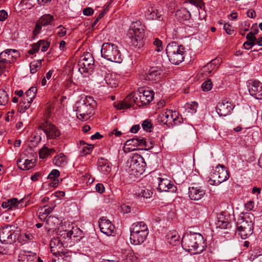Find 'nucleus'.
Segmentation results:
<instances>
[{"label":"nucleus","mask_w":262,"mask_h":262,"mask_svg":"<svg viewBox=\"0 0 262 262\" xmlns=\"http://www.w3.org/2000/svg\"><path fill=\"white\" fill-rule=\"evenodd\" d=\"M181 244L186 251L193 254L200 253L204 249V238L199 233H185L182 237Z\"/></svg>","instance_id":"nucleus-1"},{"label":"nucleus","mask_w":262,"mask_h":262,"mask_svg":"<svg viewBox=\"0 0 262 262\" xmlns=\"http://www.w3.org/2000/svg\"><path fill=\"white\" fill-rule=\"evenodd\" d=\"M96 105V102L92 97L86 96L82 101L76 103L74 110L76 112L77 118L85 121L94 115Z\"/></svg>","instance_id":"nucleus-2"},{"label":"nucleus","mask_w":262,"mask_h":262,"mask_svg":"<svg viewBox=\"0 0 262 262\" xmlns=\"http://www.w3.org/2000/svg\"><path fill=\"white\" fill-rule=\"evenodd\" d=\"M254 216L251 213H246L239 216L236 222L237 231L242 238L246 239L253 232Z\"/></svg>","instance_id":"nucleus-3"},{"label":"nucleus","mask_w":262,"mask_h":262,"mask_svg":"<svg viewBox=\"0 0 262 262\" xmlns=\"http://www.w3.org/2000/svg\"><path fill=\"white\" fill-rule=\"evenodd\" d=\"M148 234V229L143 222L134 223L130 228V243L135 245L142 244Z\"/></svg>","instance_id":"nucleus-4"},{"label":"nucleus","mask_w":262,"mask_h":262,"mask_svg":"<svg viewBox=\"0 0 262 262\" xmlns=\"http://www.w3.org/2000/svg\"><path fill=\"white\" fill-rule=\"evenodd\" d=\"M166 51L169 61L172 64H179L184 60L186 51L183 46L172 42L167 46Z\"/></svg>","instance_id":"nucleus-5"},{"label":"nucleus","mask_w":262,"mask_h":262,"mask_svg":"<svg viewBox=\"0 0 262 262\" xmlns=\"http://www.w3.org/2000/svg\"><path fill=\"white\" fill-rule=\"evenodd\" d=\"M128 174L133 177L138 178L143 174L145 170L146 163L142 156L138 154L133 156L128 161Z\"/></svg>","instance_id":"nucleus-6"},{"label":"nucleus","mask_w":262,"mask_h":262,"mask_svg":"<svg viewBox=\"0 0 262 262\" xmlns=\"http://www.w3.org/2000/svg\"><path fill=\"white\" fill-rule=\"evenodd\" d=\"M101 54L102 57L112 62L121 63L122 55L118 47L110 42L104 43L101 48Z\"/></svg>","instance_id":"nucleus-7"},{"label":"nucleus","mask_w":262,"mask_h":262,"mask_svg":"<svg viewBox=\"0 0 262 262\" xmlns=\"http://www.w3.org/2000/svg\"><path fill=\"white\" fill-rule=\"evenodd\" d=\"M154 92L152 90H149L146 88H140L136 92L133 96H127L125 98L126 101L133 98L135 104L140 107L149 104L153 99Z\"/></svg>","instance_id":"nucleus-8"},{"label":"nucleus","mask_w":262,"mask_h":262,"mask_svg":"<svg viewBox=\"0 0 262 262\" xmlns=\"http://www.w3.org/2000/svg\"><path fill=\"white\" fill-rule=\"evenodd\" d=\"M144 27L140 20L133 21L128 29L127 35L132 39V41L138 42L143 39L144 37ZM134 44L135 43L133 42Z\"/></svg>","instance_id":"nucleus-9"},{"label":"nucleus","mask_w":262,"mask_h":262,"mask_svg":"<svg viewBox=\"0 0 262 262\" xmlns=\"http://www.w3.org/2000/svg\"><path fill=\"white\" fill-rule=\"evenodd\" d=\"M229 177V173L226 168L223 165H219L215 171L211 174V178L209 180L212 185H218L226 181Z\"/></svg>","instance_id":"nucleus-10"},{"label":"nucleus","mask_w":262,"mask_h":262,"mask_svg":"<svg viewBox=\"0 0 262 262\" xmlns=\"http://www.w3.org/2000/svg\"><path fill=\"white\" fill-rule=\"evenodd\" d=\"M94 59L92 54L85 53L78 62L79 71L81 74L91 72L94 68Z\"/></svg>","instance_id":"nucleus-11"},{"label":"nucleus","mask_w":262,"mask_h":262,"mask_svg":"<svg viewBox=\"0 0 262 262\" xmlns=\"http://www.w3.org/2000/svg\"><path fill=\"white\" fill-rule=\"evenodd\" d=\"M14 230L12 226L7 225L0 229V241L5 244H11L15 242Z\"/></svg>","instance_id":"nucleus-12"},{"label":"nucleus","mask_w":262,"mask_h":262,"mask_svg":"<svg viewBox=\"0 0 262 262\" xmlns=\"http://www.w3.org/2000/svg\"><path fill=\"white\" fill-rule=\"evenodd\" d=\"M39 128L44 132L48 139H55L60 135V132L57 127L47 122L41 124Z\"/></svg>","instance_id":"nucleus-13"},{"label":"nucleus","mask_w":262,"mask_h":262,"mask_svg":"<svg viewBox=\"0 0 262 262\" xmlns=\"http://www.w3.org/2000/svg\"><path fill=\"white\" fill-rule=\"evenodd\" d=\"M29 153L31 155L30 159L23 157L17 160L18 167L24 170L30 169L35 166L36 154L32 150H31V152Z\"/></svg>","instance_id":"nucleus-14"},{"label":"nucleus","mask_w":262,"mask_h":262,"mask_svg":"<svg viewBox=\"0 0 262 262\" xmlns=\"http://www.w3.org/2000/svg\"><path fill=\"white\" fill-rule=\"evenodd\" d=\"M99 226L101 232L107 236H113L116 233L115 226L105 217L100 219Z\"/></svg>","instance_id":"nucleus-15"},{"label":"nucleus","mask_w":262,"mask_h":262,"mask_svg":"<svg viewBox=\"0 0 262 262\" xmlns=\"http://www.w3.org/2000/svg\"><path fill=\"white\" fill-rule=\"evenodd\" d=\"M234 107V105L228 100H224L219 102L216 106V111L220 116L229 115Z\"/></svg>","instance_id":"nucleus-16"},{"label":"nucleus","mask_w":262,"mask_h":262,"mask_svg":"<svg viewBox=\"0 0 262 262\" xmlns=\"http://www.w3.org/2000/svg\"><path fill=\"white\" fill-rule=\"evenodd\" d=\"M249 91L250 95L256 99H262V83L257 80L249 82Z\"/></svg>","instance_id":"nucleus-17"},{"label":"nucleus","mask_w":262,"mask_h":262,"mask_svg":"<svg viewBox=\"0 0 262 262\" xmlns=\"http://www.w3.org/2000/svg\"><path fill=\"white\" fill-rule=\"evenodd\" d=\"M17 52L14 49H7L0 54V61L7 66L13 62L17 58Z\"/></svg>","instance_id":"nucleus-18"},{"label":"nucleus","mask_w":262,"mask_h":262,"mask_svg":"<svg viewBox=\"0 0 262 262\" xmlns=\"http://www.w3.org/2000/svg\"><path fill=\"white\" fill-rule=\"evenodd\" d=\"M157 190L160 192H174L177 188L173 183L167 178H159Z\"/></svg>","instance_id":"nucleus-19"},{"label":"nucleus","mask_w":262,"mask_h":262,"mask_svg":"<svg viewBox=\"0 0 262 262\" xmlns=\"http://www.w3.org/2000/svg\"><path fill=\"white\" fill-rule=\"evenodd\" d=\"M216 228L227 229L230 227V215L226 212H222L217 215L215 223Z\"/></svg>","instance_id":"nucleus-20"},{"label":"nucleus","mask_w":262,"mask_h":262,"mask_svg":"<svg viewBox=\"0 0 262 262\" xmlns=\"http://www.w3.org/2000/svg\"><path fill=\"white\" fill-rule=\"evenodd\" d=\"M188 189L189 197L192 200L199 201L205 194V191L200 186H192Z\"/></svg>","instance_id":"nucleus-21"},{"label":"nucleus","mask_w":262,"mask_h":262,"mask_svg":"<svg viewBox=\"0 0 262 262\" xmlns=\"http://www.w3.org/2000/svg\"><path fill=\"white\" fill-rule=\"evenodd\" d=\"M49 46L50 43L49 42L44 40H40L32 46V48L28 51V53L32 55L38 51L40 48L42 52H46Z\"/></svg>","instance_id":"nucleus-22"},{"label":"nucleus","mask_w":262,"mask_h":262,"mask_svg":"<svg viewBox=\"0 0 262 262\" xmlns=\"http://www.w3.org/2000/svg\"><path fill=\"white\" fill-rule=\"evenodd\" d=\"M23 201V199L18 201L16 198H13L4 202L2 204V207L8 210L18 209L23 206L21 204Z\"/></svg>","instance_id":"nucleus-23"},{"label":"nucleus","mask_w":262,"mask_h":262,"mask_svg":"<svg viewBox=\"0 0 262 262\" xmlns=\"http://www.w3.org/2000/svg\"><path fill=\"white\" fill-rule=\"evenodd\" d=\"M98 169L104 174H107L111 172L112 164L107 160L104 158H99L97 162Z\"/></svg>","instance_id":"nucleus-24"},{"label":"nucleus","mask_w":262,"mask_h":262,"mask_svg":"<svg viewBox=\"0 0 262 262\" xmlns=\"http://www.w3.org/2000/svg\"><path fill=\"white\" fill-rule=\"evenodd\" d=\"M147 18L149 20L161 21L163 20V16L161 12L158 10L150 8L146 12Z\"/></svg>","instance_id":"nucleus-25"},{"label":"nucleus","mask_w":262,"mask_h":262,"mask_svg":"<svg viewBox=\"0 0 262 262\" xmlns=\"http://www.w3.org/2000/svg\"><path fill=\"white\" fill-rule=\"evenodd\" d=\"M152 194L153 191L150 186L139 189L135 193V195L139 198H143L144 199L150 198Z\"/></svg>","instance_id":"nucleus-26"},{"label":"nucleus","mask_w":262,"mask_h":262,"mask_svg":"<svg viewBox=\"0 0 262 262\" xmlns=\"http://www.w3.org/2000/svg\"><path fill=\"white\" fill-rule=\"evenodd\" d=\"M160 79V71L155 68H151L149 69L147 73L146 74L145 79L149 81H158Z\"/></svg>","instance_id":"nucleus-27"},{"label":"nucleus","mask_w":262,"mask_h":262,"mask_svg":"<svg viewBox=\"0 0 262 262\" xmlns=\"http://www.w3.org/2000/svg\"><path fill=\"white\" fill-rule=\"evenodd\" d=\"M175 15L176 18L180 21L188 20L191 17L190 12L185 8H181L177 10Z\"/></svg>","instance_id":"nucleus-28"},{"label":"nucleus","mask_w":262,"mask_h":262,"mask_svg":"<svg viewBox=\"0 0 262 262\" xmlns=\"http://www.w3.org/2000/svg\"><path fill=\"white\" fill-rule=\"evenodd\" d=\"M37 92V89L36 86H32L26 91L25 95L27 97V100H28V105L26 106V107H30L31 104L36 97Z\"/></svg>","instance_id":"nucleus-29"},{"label":"nucleus","mask_w":262,"mask_h":262,"mask_svg":"<svg viewBox=\"0 0 262 262\" xmlns=\"http://www.w3.org/2000/svg\"><path fill=\"white\" fill-rule=\"evenodd\" d=\"M166 238L168 243L171 245L176 246L178 243L180 236L176 231H172L167 234Z\"/></svg>","instance_id":"nucleus-30"},{"label":"nucleus","mask_w":262,"mask_h":262,"mask_svg":"<svg viewBox=\"0 0 262 262\" xmlns=\"http://www.w3.org/2000/svg\"><path fill=\"white\" fill-rule=\"evenodd\" d=\"M53 162L57 166L63 167L67 163V159L63 154L60 153L54 158Z\"/></svg>","instance_id":"nucleus-31"},{"label":"nucleus","mask_w":262,"mask_h":262,"mask_svg":"<svg viewBox=\"0 0 262 262\" xmlns=\"http://www.w3.org/2000/svg\"><path fill=\"white\" fill-rule=\"evenodd\" d=\"M56 152L54 148H49L44 145L39 151V157L41 159L47 158L52 156Z\"/></svg>","instance_id":"nucleus-32"},{"label":"nucleus","mask_w":262,"mask_h":262,"mask_svg":"<svg viewBox=\"0 0 262 262\" xmlns=\"http://www.w3.org/2000/svg\"><path fill=\"white\" fill-rule=\"evenodd\" d=\"M173 112L171 110H167L165 112L161 113L159 116V121L164 123H167L172 119Z\"/></svg>","instance_id":"nucleus-33"},{"label":"nucleus","mask_w":262,"mask_h":262,"mask_svg":"<svg viewBox=\"0 0 262 262\" xmlns=\"http://www.w3.org/2000/svg\"><path fill=\"white\" fill-rule=\"evenodd\" d=\"M106 72L105 71H99L97 73V76L95 78V80L98 84H99L101 86H104L105 85L106 77L107 76Z\"/></svg>","instance_id":"nucleus-34"},{"label":"nucleus","mask_w":262,"mask_h":262,"mask_svg":"<svg viewBox=\"0 0 262 262\" xmlns=\"http://www.w3.org/2000/svg\"><path fill=\"white\" fill-rule=\"evenodd\" d=\"M54 19V16L50 14H46L41 16L38 20L42 26L49 25Z\"/></svg>","instance_id":"nucleus-35"},{"label":"nucleus","mask_w":262,"mask_h":262,"mask_svg":"<svg viewBox=\"0 0 262 262\" xmlns=\"http://www.w3.org/2000/svg\"><path fill=\"white\" fill-rule=\"evenodd\" d=\"M43 59H40L36 61L31 62L30 64V72L32 74L35 73L41 66V63Z\"/></svg>","instance_id":"nucleus-36"},{"label":"nucleus","mask_w":262,"mask_h":262,"mask_svg":"<svg viewBox=\"0 0 262 262\" xmlns=\"http://www.w3.org/2000/svg\"><path fill=\"white\" fill-rule=\"evenodd\" d=\"M124 255L125 262H137L138 258L133 251H126Z\"/></svg>","instance_id":"nucleus-37"},{"label":"nucleus","mask_w":262,"mask_h":262,"mask_svg":"<svg viewBox=\"0 0 262 262\" xmlns=\"http://www.w3.org/2000/svg\"><path fill=\"white\" fill-rule=\"evenodd\" d=\"M198 107V104L196 102H191L187 103L185 105V108L188 113L193 114L195 113Z\"/></svg>","instance_id":"nucleus-38"},{"label":"nucleus","mask_w":262,"mask_h":262,"mask_svg":"<svg viewBox=\"0 0 262 262\" xmlns=\"http://www.w3.org/2000/svg\"><path fill=\"white\" fill-rule=\"evenodd\" d=\"M214 71L215 70L210 62L204 66L201 69V71L206 76H210Z\"/></svg>","instance_id":"nucleus-39"},{"label":"nucleus","mask_w":262,"mask_h":262,"mask_svg":"<svg viewBox=\"0 0 262 262\" xmlns=\"http://www.w3.org/2000/svg\"><path fill=\"white\" fill-rule=\"evenodd\" d=\"M9 101V97L6 92L3 90H0V105H5Z\"/></svg>","instance_id":"nucleus-40"},{"label":"nucleus","mask_w":262,"mask_h":262,"mask_svg":"<svg viewBox=\"0 0 262 262\" xmlns=\"http://www.w3.org/2000/svg\"><path fill=\"white\" fill-rule=\"evenodd\" d=\"M78 232H81V231L77 228H74V227H72V229L70 230H65V233L62 234V235L66 234L68 237L71 238L72 235H73L74 237H76L77 236V234Z\"/></svg>","instance_id":"nucleus-41"},{"label":"nucleus","mask_w":262,"mask_h":262,"mask_svg":"<svg viewBox=\"0 0 262 262\" xmlns=\"http://www.w3.org/2000/svg\"><path fill=\"white\" fill-rule=\"evenodd\" d=\"M46 207V206H44L43 207H40L38 209V211L40 212V215H47L48 216L49 214H50L53 210V207H49L47 208Z\"/></svg>","instance_id":"nucleus-42"},{"label":"nucleus","mask_w":262,"mask_h":262,"mask_svg":"<svg viewBox=\"0 0 262 262\" xmlns=\"http://www.w3.org/2000/svg\"><path fill=\"white\" fill-rule=\"evenodd\" d=\"M171 120L174 124L178 125L183 122V119L181 116H179L177 112H173Z\"/></svg>","instance_id":"nucleus-43"},{"label":"nucleus","mask_w":262,"mask_h":262,"mask_svg":"<svg viewBox=\"0 0 262 262\" xmlns=\"http://www.w3.org/2000/svg\"><path fill=\"white\" fill-rule=\"evenodd\" d=\"M105 84L110 85L111 87H116L117 85L116 80L113 78L112 75L107 74L106 77Z\"/></svg>","instance_id":"nucleus-44"},{"label":"nucleus","mask_w":262,"mask_h":262,"mask_svg":"<svg viewBox=\"0 0 262 262\" xmlns=\"http://www.w3.org/2000/svg\"><path fill=\"white\" fill-rule=\"evenodd\" d=\"M132 105L125 102H120L118 103H115L114 106L118 110H124L130 107Z\"/></svg>","instance_id":"nucleus-45"},{"label":"nucleus","mask_w":262,"mask_h":262,"mask_svg":"<svg viewBox=\"0 0 262 262\" xmlns=\"http://www.w3.org/2000/svg\"><path fill=\"white\" fill-rule=\"evenodd\" d=\"M202 89L203 91H209L212 88V83L210 79H208L202 84Z\"/></svg>","instance_id":"nucleus-46"},{"label":"nucleus","mask_w":262,"mask_h":262,"mask_svg":"<svg viewBox=\"0 0 262 262\" xmlns=\"http://www.w3.org/2000/svg\"><path fill=\"white\" fill-rule=\"evenodd\" d=\"M224 29L228 35H232L235 32L233 27L228 23L224 25Z\"/></svg>","instance_id":"nucleus-47"},{"label":"nucleus","mask_w":262,"mask_h":262,"mask_svg":"<svg viewBox=\"0 0 262 262\" xmlns=\"http://www.w3.org/2000/svg\"><path fill=\"white\" fill-rule=\"evenodd\" d=\"M142 127L144 130L150 132L151 128L152 127V125L150 122L148 120H145L142 123Z\"/></svg>","instance_id":"nucleus-48"},{"label":"nucleus","mask_w":262,"mask_h":262,"mask_svg":"<svg viewBox=\"0 0 262 262\" xmlns=\"http://www.w3.org/2000/svg\"><path fill=\"white\" fill-rule=\"evenodd\" d=\"M38 217L39 218V219L41 221L42 220H46V223L47 224H48L49 225H50V223L51 222H52V220H53L54 219H55V220H57L56 218H54L53 216H48L47 215L46 216H45V215H40V212L38 211Z\"/></svg>","instance_id":"nucleus-49"},{"label":"nucleus","mask_w":262,"mask_h":262,"mask_svg":"<svg viewBox=\"0 0 262 262\" xmlns=\"http://www.w3.org/2000/svg\"><path fill=\"white\" fill-rule=\"evenodd\" d=\"M60 175V172L58 170L53 169L49 174L48 178L49 179H54L55 181V178H58Z\"/></svg>","instance_id":"nucleus-50"},{"label":"nucleus","mask_w":262,"mask_h":262,"mask_svg":"<svg viewBox=\"0 0 262 262\" xmlns=\"http://www.w3.org/2000/svg\"><path fill=\"white\" fill-rule=\"evenodd\" d=\"M153 43L157 47V49H156L157 51L160 52L162 50V41L159 38H156Z\"/></svg>","instance_id":"nucleus-51"},{"label":"nucleus","mask_w":262,"mask_h":262,"mask_svg":"<svg viewBox=\"0 0 262 262\" xmlns=\"http://www.w3.org/2000/svg\"><path fill=\"white\" fill-rule=\"evenodd\" d=\"M137 138H132L128 140L126 142V145H133L134 146H139V143H138Z\"/></svg>","instance_id":"nucleus-52"},{"label":"nucleus","mask_w":262,"mask_h":262,"mask_svg":"<svg viewBox=\"0 0 262 262\" xmlns=\"http://www.w3.org/2000/svg\"><path fill=\"white\" fill-rule=\"evenodd\" d=\"M57 29L59 30L57 33L58 36L60 37H63L66 35L67 31L64 27H63L62 25H60L57 27Z\"/></svg>","instance_id":"nucleus-53"},{"label":"nucleus","mask_w":262,"mask_h":262,"mask_svg":"<svg viewBox=\"0 0 262 262\" xmlns=\"http://www.w3.org/2000/svg\"><path fill=\"white\" fill-rule=\"evenodd\" d=\"M190 4L202 8L204 4L203 0H189Z\"/></svg>","instance_id":"nucleus-54"},{"label":"nucleus","mask_w":262,"mask_h":262,"mask_svg":"<svg viewBox=\"0 0 262 262\" xmlns=\"http://www.w3.org/2000/svg\"><path fill=\"white\" fill-rule=\"evenodd\" d=\"M255 45V42H251L249 41H246L243 44V47L246 50H250Z\"/></svg>","instance_id":"nucleus-55"},{"label":"nucleus","mask_w":262,"mask_h":262,"mask_svg":"<svg viewBox=\"0 0 262 262\" xmlns=\"http://www.w3.org/2000/svg\"><path fill=\"white\" fill-rule=\"evenodd\" d=\"M42 26V25L40 24L38 21H37L36 23L35 27L33 31L34 35H36L40 32Z\"/></svg>","instance_id":"nucleus-56"},{"label":"nucleus","mask_w":262,"mask_h":262,"mask_svg":"<svg viewBox=\"0 0 262 262\" xmlns=\"http://www.w3.org/2000/svg\"><path fill=\"white\" fill-rule=\"evenodd\" d=\"M94 13L93 9L91 7L84 8L83 10V14L85 16H90Z\"/></svg>","instance_id":"nucleus-57"},{"label":"nucleus","mask_w":262,"mask_h":262,"mask_svg":"<svg viewBox=\"0 0 262 262\" xmlns=\"http://www.w3.org/2000/svg\"><path fill=\"white\" fill-rule=\"evenodd\" d=\"M8 17V13L7 11L4 10L0 11V21H3L6 19Z\"/></svg>","instance_id":"nucleus-58"},{"label":"nucleus","mask_w":262,"mask_h":262,"mask_svg":"<svg viewBox=\"0 0 262 262\" xmlns=\"http://www.w3.org/2000/svg\"><path fill=\"white\" fill-rule=\"evenodd\" d=\"M254 203L253 201H249L245 205V209L248 211H250L254 208Z\"/></svg>","instance_id":"nucleus-59"},{"label":"nucleus","mask_w":262,"mask_h":262,"mask_svg":"<svg viewBox=\"0 0 262 262\" xmlns=\"http://www.w3.org/2000/svg\"><path fill=\"white\" fill-rule=\"evenodd\" d=\"M233 130L237 133L241 132L244 135H246L247 134V129L245 128H243L240 126H238L234 128Z\"/></svg>","instance_id":"nucleus-60"},{"label":"nucleus","mask_w":262,"mask_h":262,"mask_svg":"<svg viewBox=\"0 0 262 262\" xmlns=\"http://www.w3.org/2000/svg\"><path fill=\"white\" fill-rule=\"evenodd\" d=\"M210 63L212 64L215 71L219 67L220 65V60L216 58L212 60Z\"/></svg>","instance_id":"nucleus-61"},{"label":"nucleus","mask_w":262,"mask_h":262,"mask_svg":"<svg viewBox=\"0 0 262 262\" xmlns=\"http://www.w3.org/2000/svg\"><path fill=\"white\" fill-rule=\"evenodd\" d=\"M246 39H247V41H249L251 42H255L256 40V37L254 35H253V34L252 33L249 32L246 35Z\"/></svg>","instance_id":"nucleus-62"},{"label":"nucleus","mask_w":262,"mask_h":262,"mask_svg":"<svg viewBox=\"0 0 262 262\" xmlns=\"http://www.w3.org/2000/svg\"><path fill=\"white\" fill-rule=\"evenodd\" d=\"M104 187L102 184L99 183L96 186V191L100 193H102L104 191Z\"/></svg>","instance_id":"nucleus-63"},{"label":"nucleus","mask_w":262,"mask_h":262,"mask_svg":"<svg viewBox=\"0 0 262 262\" xmlns=\"http://www.w3.org/2000/svg\"><path fill=\"white\" fill-rule=\"evenodd\" d=\"M28 100H27V97H26V95L23 96V97L21 99L20 103L22 104L21 107L24 108L25 110H27L29 107H26L25 106L28 105L27 103Z\"/></svg>","instance_id":"nucleus-64"}]
</instances>
